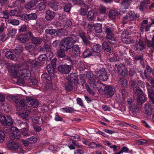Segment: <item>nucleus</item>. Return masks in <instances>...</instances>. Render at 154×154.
<instances>
[{"label": "nucleus", "mask_w": 154, "mask_h": 154, "mask_svg": "<svg viewBox=\"0 0 154 154\" xmlns=\"http://www.w3.org/2000/svg\"><path fill=\"white\" fill-rule=\"evenodd\" d=\"M15 65L10 64L9 68V70H12L11 71V75L14 78L17 77V82L20 85L24 84L25 83L24 80L26 77L29 78L30 75V71L29 70L26 68L20 70L19 72H18L15 69Z\"/></svg>", "instance_id": "1"}, {"label": "nucleus", "mask_w": 154, "mask_h": 154, "mask_svg": "<svg viewBox=\"0 0 154 154\" xmlns=\"http://www.w3.org/2000/svg\"><path fill=\"white\" fill-rule=\"evenodd\" d=\"M92 76L93 74L90 72H87L86 74L87 82L90 85V87L94 90L97 89L101 94L106 93L107 87L103 84L99 82L98 79L95 80Z\"/></svg>", "instance_id": "2"}, {"label": "nucleus", "mask_w": 154, "mask_h": 154, "mask_svg": "<svg viewBox=\"0 0 154 154\" xmlns=\"http://www.w3.org/2000/svg\"><path fill=\"white\" fill-rule=\"evenodd\" d=\"M57 59L54 58L51 61V65H48L47 66L48 76L47 74H43L41 76L43 81L46 84V90L49 88V86L51 85V81L54 75V69L56 67Z\"/></svg>", "instance_id": "3"}, {"label": "nucleus", "mask_w": 154, "mask_h": 154, "mask_svg": "<svg viewBox=\"0 0 154 154\" xmlns=\"http://www.w3.org/2000/svg\"><path fill=\"white\" fill-rule=\"evenodd\" d=\"M148 96L150 99L149 102L145 104V110L147 115L150 116L152 110L154 109V91L151 89L150 85L148 83L146 85Z\"/></svg>", "instance_id": "4"}, {"label": "nucleus", "mask_w": 154, "mask_h": 154, "mask_svg": "<svg viewBox=\"0 0 154 154\" xmlns=\"http://www.w3.org/2000/svg\"><path fill=\"white\" fill-rule=\"evenodd\" d=\"M77 41V39L75 40L72 38H64L61 40L59 48L61 50H67L71 48L72 46V45Z\"/></svg>", "instance_id": "5"}, {"label": "nucleus", "mask_w": 154, "mask_h": 154, "mask_svg": "<svg viewBox=\"0 0 154 154\" xmlns=\"http://www.w3.org/2000/svg\"><path fill=\"white\" fill-rule=\"evenodd\" d=\"M133 92L137 96V100L139 104H143L145 101V97L142 90L139 87H136L133 89Z\"/></svg>", "instance_id": "6"}, {"label": "nucleus", "mask_w": 154, "mask_h": 154, "mask_svg": "<svg viewBox=\"0 0 154 154\" xmlns=\"http://www.w3.org/2000/svg\"><path fill=\"white\" fill-rule=\"evenodd\" d=\"M107 73V72L106 70L103 68L98 72L97 75H94L93 74L92 76L95 80L98 79L99 80H100L104 81L108 79V75Z\"/></svg>", "instance_id": "7"}, {"label": "nucleus", "mask_w": 154, "mask_h": 154, "mask_svg": "<svg viewBox=\"0 0 154 154\" xmlns=\"http://www.w3.org/2000/svg\"><path fill=\"white\" fill-rule=\"evenodd\" d=\"M0 121L4 126L11 125L13 123V120L11 117L9 116L5 117L4 116H0Z\"/></svg>", "instance_id": "8"}, {"label": "nucleus", "mask_w": 154, "mask_h": 154, "mask_svg": "<svg viewBox=\"0 0 154 154\" xmlns=\"http://www.w3.org/2000/svg\"><path fill=\"white\" fill-rule=\"evenodd\" d=\"M33 36L32 33L30 32H29L27 34H23L19 35L17 39L22 43H24L29 40L30 38H32Z\"/></svg>", "instance_id": "9"}, {"label": "nucleus", "mask_w": 154, "mask_h": 154, "mask_svg": "<svg viewBox=\"0 0 154 154\" xmlns=\"http://www.w3.org/2000/svg\"><path fill=\"white\" fill-rule=\"evenodd\" d=\"M136 17V15L134 12L131 11L128 12L126 16L123 18V22L126 23L128 20H132Z\"/></svg>", "instance_id": "10"}, {"label": "nucleus", "mask_w": 154, "mask_h": 154, "mask_svg": "<svg viewBox=\"0 0 154 154\" xmlns=\"http://www.w3.org/2000/svg\"><path fill=\"white\" fill-rule=\"evenodd\" d=\"M27 105L28 106H32L34 108L37 107L38 105L39 102L35 99H32L30 97H28L26 98Z\"/></svg>", "instance_id": "11"}, {"label": "nucleus", "mask_w": 154, "mask_h": 154, "mask_svg": "<svg viewBox=\"0 0 154 154\" xmlns=\"http://www.w3.org/2000/svg\"><path fill=\"white\" fill-rule=\"evenodd\" d=\"M145 48V45L143 41L139 39V41H137L135 45V51L138 53H140Z\"/></svg>", "instance_id": "12"}, {"label": "nucleus", "mask_w": 154, "mask_h": 154, "mask_svg": "<svg viewBox=\"0 0 154 154\" xmlns=\"http://www.w3.org/2000/svg\"><path fill=\"white\" fill-rule=\"evenodd\" d=\"M117 69L120 74L123 76H125L128 73V71L126 67L123 64L118 65Z\"/></svg>", "instance_id": "13"}, {"label": "nucleus", "mask_w": 154, "mask_h": 154, "mask_svg": "<svg viewBox=\"0 0 154 154\" xmlns=\"http://www.w3.org/2000/svg\"><path fill=\"white\" fill-rule=\"evenodd\" d=\"M58 70L62 72L68 73L70 70V67L69 65L66 64L61 65L58 66Z\"/></svg>", "instance_id": "14"}, {"label": "nucleus", "mask_w": 154, "mask_h": 154, "mask_svg": "<svg viewBox=\"0 0 154 154\" xmlns=\"http://www.w3.org/2000/svg\"><path fill=\"white\" fill-rule=\"evenodd\" d=\"M6 144L7 147L10 150L17 149L19 147L18 144L15 141H8Z\"/></svg>", "instance_id": "15"}, {"label": "nucleus", "mask_w": 154, "mask_h": 154, "mask_svg": "<svg viewBox=\"0 0 154 154\" xmlns=\"http://www.w3.org/2000/svg\"><path fill=\"white\" fill-rule=\"evenodd\" d=\"M80 50L79 48L78 45H75L73 46L71 55L76 57L79 56L80 54Z\"/></svg>", "instance_id": "16"}, {"label": "nucleus", "mask_w": 154, "mask_h": 154, "mask_svg": "<svg viewBox=\"0 0 154 154\" xmlns=\"http://www.w3.org/2000/svg\"><path fill=\"white\" fill-rule=\"evenodd\" d=\"M55 16V13L50 10H47L45 12V17L47 20H52Z\"/></svg>", "instance_id": "17"}, {"label": "nucleus", "mask_w": 154, "mask_h": 154, "mask_svg": "<svg viewBox=\"0 0 154 154\" xmlns=\"http://www.w3.org/2000/svg\"><path fill=\"white\" fill-rule=\"evenodd\" d=\"M83 143L85 144L88 145L90 147L92 148H95L96 147H100L101 146L99 144H97L95 143L92 142H91L89 141L85 140L82 141Z\"/></svg>", "instance_id": "18"}, {"label": "nucleus", "mask_w": 154, "mask_h": 154, "mask_svg": "<svg viewBox=\"0 0 154 154\" xmlns=\"http://www.w3.org/2000/svg\"><path fill=\"white\" fill-rule=\"evenodd\" d=\"M17 107L18 111H20L26 108L27 106L24 103V99H22L20 100L19 103L17 105Z\"/></svg>", "instance_id": "19"}, {"label": "nucleus", "mask_w": 154, "mask_h": 154, "mask_svg": "<svg viewBox=\"0 0 154 154\" xmlns=\"http://www.w3.org/2000/svg\"><path fill=\"white\" fill-rule=\"evenodd\" d=\"M30 112L28 111H23L22 113L19 114V117L23 118L26 120H28L29 119Z\"/></svg>", "instance_id": "20"}, {"label": "nucleus", "mask_w": 154, "mask_h": 154, "mask_svg": "<svg viewBox=\"0 0 154 154\" xmlns=\"http://www.w3.org/2000/svg\"><path fill=\"white\" fill-rule=\"evenodd\" d=\"M37 3V0H32L27 3L25 7L27 10L30 9L32 7L35 5Z\"/></svg>", "instance_id": "21"}, {"label": "nucleus", "mask_w": 154, "mask_h": 154, "mask_svg": "<svg viewBox=\"0 0 154 154\" xmlns=\"http://www.w3.org/2000/svg\"><path fill=\"white\" fill-rule=\"evenodd\" d=\"M46 2H42L38 4L36 6V9L38 11H42L45 9L46 7Z\"/></svg>", "instance_id": "22"}, {"label": "nucleus", "mask_w": 154, "mask_h": 154, "mask_svg": "<svg viewBox=\"0 0 154 154\" xmlns=\"http://www.w3.org/2000/svg\"><path fill=\"white\" fill-rule=\"evenodd\" d=\"M5 55L8 59H10L14 61H16L17 60V58L15 57V56L13 55V53L10 51L6 52L5 53Z\"/></svg>", "instance_id": "23"}, {"label": "nucleus", "mask_w": 154, "mask_h": 154, "mask_svg": "<svg viewBox=\"0 0 154 154\" xmlns=\"http://www.w3.org/2000/svg\"><path fill=\"white\" fill-rule=\"evenodd\" d=\"M58 4L57 2H55L53 3H50L48 5L53 10L56 11L58 10L60 7Z\"/></svg>", "instance_id": "24"}, {"label": "nucleus", "mask_w": 154, "mask_h": 154, "mask_svg": "<svg viewBox=\"0 0 154 154\" xmlns=\"http://www.w3.org/2000/svg\"><path fill=\"white\" fill-rule=\"evenodd\" d=\"M119 14L118 12L114 10H111L109 13V16L110 18L113 20Z\"/></svg>", "instance_id": "25"}, {"label": "nucleus", "mask_w": 154, "mask_h": 154, "mask_svg": "<svg viewBox=\"0 0 154 154\" xmlns=\"http://www.w3.org/2000/svg\"><path fill=\"white\" fill-rule=\"evenodd\" d=\"M107 39L109 43L113 44L115 43L116 39L114 37L112 36L111 35L108 34L106 36Z\"/></svg>", "instance_id": "26"}, {"label": "nucleus", "mask_w": 154, "mask_h": 154, "mask_svg": "<svg viewBox=\"0 0 154 154\" xmlns=\"http://www.w3.org/2000/svg\"><path fill=\"white\" fill-rule=\"evenodd\" d=\"M67 32L66 30L62 29L58 30L57 32V35L59 36H65L67 34Z\"/></svg>", "instance_id": "27"}, {"label": "nucleus", "mask_w": 154, "mask_h": 154, "mask_svg": "<svg viewBox=\"0 0 154 154\" xmlns=\"http://www.w3.org/2000/svg\"><path fill=\"white\" fill-rule=\"evenodd\" d=\"M115 90V88L114 87H107L106 93H107L109 94V96H111L114 93Z\"/></svg>", "instance_id": "28"}, {"label": "nucleus", "mask_w": 154, "mask_h": 154, "mask_svg": "<svg viewBox=\"0 0 154 154\" xmlns=\"http://www.w3.org/2000/svg\"><path fill=\"white\" fill-rule=\"evenodd\" d=\"M95 32L100 33L102 32V25L100 23H97L94 25Z\"/></svg>", "instance_id": "29"}, {"label": "nucleus", "mask_w": 154, "mask_h": 154, "mask_svg": "<svg viewBox=\"0 0 154 154\" xmlns=\"http://www.w3.org/2000/svg\"><path fill=\"white\" fill-rule=\"evenodd\" d=\"M57 52V56L60 58H64L65 57V54L64 53L66 50H63L60 49V48Z\"/></svg>", "instance_id": "30"}, {"label": "nucleus", "mask_w": 154, "mask_h": 154, "mask_svg": "<svg viewBox=\"0 0 154 154\" xmlns=\"http://www.w3.org/2000/svg\"><path fill=\"white\" fill-rule=\"evenodd\" d=\"M27 64L29 66H31L33 67H35L36 66L37 62L35 60H29L27 62Z\"/></svg>", "instance_id": "31"}, {"label": "nucleus", "mask_w": 154, "mask_h": 154, "mask_svg": "<svg viewBox=\"0 0 154 154\" xmlns=\"http://www.w3.org/2000/svg\"><path fill=\"white\" fill-rule=\"evenodd\" d=\"M111 56L109 59V60L111 62H113L118 60L117 54L116 53L113 52Z\"/></svg>", "instance_id": "32"}, {"label": "nucleus", "mask_w": 154, "mask_h": 154, "mask_svg": "<svg viewBox=\"0 0 154 154\" xmlns=\"http://www.w3.org/2000/svg\"><path fill=\"white\" fill-rule=\"evenodd\" d=\"M25 17L29 20H35L37 18V16L35 13H32L29 14H26Z\"/></svg>", "instance_id": "33"}, {"label": "nucleus", "mask_w": 154, "mask_h": 154, "mask_svg": "<svg viewBox=\"0 0 154 154\" xmlns=\"http://www.w3.org/2000/svg\"><path fill=\"white\" fill-rule=\"evenodd\" d=\"M131 2V1L130 0H124L122 3V7L124 8L125 9L128 8L127 6Z\"/></svg>", "instance_id": "34"}, {"label": "nucleus", "mask_w": 154, "mask_h": 154, "mask_svg": "<svg viewBox=\"0 0 154 154\" xmlns=\"http://www.w3.org/2000/svg\"><path fill=\"white\" fill-rule=\"evenodd\" d=\"M92 49L94 52L99 53L101 51V46L99 45H95L93 46Z\"/></svg>", "instance_id": "35"}, {"label": "nucleus", "mask_w": 154, "mask_h": 154, "mask_svg": "<svg viewBox=\"0 0 154 154\" xmlns=\"http://www.w3.org/2000/svg\"><path fill=\"white\" fill-rule=\"evenodd\" d=\"M32 41L33 43L35 44H40L42 42V39L38 37H32Z\"/></svg>", "instance_id": "36"}, {"label": "nucleus", "mask_w": 154, "mask_h": 154, "mask_svg": "<svg viewBox=\"0 0 154 154\" xmlns=\"http://www.w3.org/2000/svg\"><path fill=\"white\" fill-rule=\"evenodd\" d=\"M94 17V13L93 10L90 11L88 13V18L89 21H91L93 19Z\"/></svg>", "instance_id": "37"}, {"label": "nucleus", "mask_w": 154, "mask_h": 154, "mask_svg": "<svg viewBox=\"0 0 154 154\" xmlns=\"http://www.w3.org/2000/svg\"><path fill=\"white\" fill-rule=\"evenodd\" d=\"M21 133L22 134L25 136H28L29 135V134L28 132V128H24L21 129Z\"/></svg>", "instance_id": "38"}, {"label": "nucleus", "mask_w": 154, "mask_h": 154, "mask_svg": "<svg viewBox=\"0 0 154 154\" xmlns=\"http://www.w3.org/2000/svg\"><path fill=\"white\" fill-rule=\"evenodd\" d=\"M119 83L122 87H125L127 85V82L124 78H121L119 80Z\"/></svg>", "instance_id": "39"}, {"label": "nucleus", "mask_w": 154, "mask_h": 154, "mask_svg": "<svg viewBox=\"0 0 154 154\" xmlns=\"http://www.w3.org/2000/svg\"><path fill=\"white\" fill-rule=\"evenodd\" d=\"M45 32L47 34L50 35L54 34L57 32L56 30L54 29L49 28L46 29Z\"/></svg>", "instance_id": "40"}, {"label": "nucleus", "mask_w": 154, "mask_h": 154, "mask_svg": "<svg viewBox=\"0 0 154 154\" xmlns=\"http://www.w3.org/2000/svg\"><path fill=\"white\" fill-rule=\"evenodd\" d=\"M151 72V68L149 66H146V70L145 71L144 73L145 76L147 78H148L149 74Z\"/></svg>", "instance_id": "41"}, {"label": "nucleus", "mask_w": 154, "mask_h": 154, "mask_svg": "<svg viewBox=\"0 0 154 154\" xmlns=\"http://www.w3.org/2000/svg\"><path fill=\"white\" fill-rule=\"evenodd\" d=\"M92 54L91 51L89 49H87L85 51L83 54V57L84 58H86L89 57Z\"/></svg>", "instance_id": "42"}, {"label": "nucleus", "mask_w": 154, "mask_h": 154, "mask_svg": "<svg viewBox=\"0 0 154 154\" xmlns=\"http://www.w3.org/2000/svg\"><path fill=\"white\" fill-rule=\"evenodd\" d=\"M36 142V138L34 136H32L27 139V142L29 143H34Z\"/></svg>", "instance_id": "43"}, {"label": "nucleus", "mask_w": 154, "mask_h": 154, "mask_svg": "<svg viewBox=\"0 0 154 154\" xmlns=\"http://www.w3.org/2000/svg\"><path fill=\"white\" fill-rule=\"evenodd\" d=\"M80 36L82 38L84 43L86 44H88L89 43L88 40L85 38L84 32H82L80 33Z\"/></svg>", "instance_id": "44"}, {"label": "nucleus", "mask_w": 154, "mask_h": 154, "mask_svg": "<svg viewBox=\"0 0 154 154\" xmlns=\"http://www.w3.org/2000/svg\"><path fill=\"white\" fill-rule=\"evenodd\" d=\"M60 110L63 112H73V109L71 107H67L66 108H62Z\"/></svg>", "instance_id": "45"}, {"label": "nucleus", "mask_w": 154, "mask_h": 154, "mask_svg": "<svg viewBox=\"0 0 154 154\" xmlns=\"http://www.w3.org/2000/svg\"><path fill=\"white\" fill-rule=\"evenodd\" d=\"M127 105L130 110H132L133 108V103L132 99H128L127 100Z\"/></svg>", "instance_id": "46"}, {"label": "nucleus", "mask_w": 154, "mask_h": 154, "mask_svg": "<svg viewBox=\"0 0 154 154\" xmlns=\"http://www.w3.org/2000/svg\"><path fill=\"white\" fill-rule=\"evenodd\" d=\"M102 46L103 49L106 50L107 51L109 52L110 51V48L107 43H103L102 44Z\"/></svg>", "instance_id": "47"}, {"label": "nucleus", "mask_w": 154, "mask_h": 154, "mask_svg": "<svg viewBox=\"0 0 154 154\" xmlns=\"http://www.w3.org/2000/svg\"><path fill=\"white\" fill-rule=\"evenodd\" d=\"M146 42L147 44V45L149 47H152L153 48L152 51H154V42L152 41L151 42L149 40H147Z\"/></svg>", "instance_id": "48"}, {"label": "nucleus", "mask_w": 154, "mask_h": 154, "mask_svg": "<svg viewBox=\"0 0 154 154\" xmlns=\"http://www.w3.org/2000/svg\"><path fill=\"white\" fill-rule=\"evenodd\" d=\"M122 41L124 43L128 44H130L132 41L131 38L129 36L122 39Z\"/></svg>", "instance_id": "49"}, {"label": "nucleus", "mask_w": 154, "mask_h": 154, "mask_svg": "<svg viewBox=\"0 0 154 154\" xmlns=\"http://www.w3.org/2000/svg\"><path fill=\"white\" fill-rule=\"evenodd\" d=\"M17 30L16 29H14L10 30L8 33L9 37H12L15 35L17 32Z\"/></svg>", "instance_id": "50"}, {"label": "nucleus", "mask_w": 154, "mask_h": 154, "mask_svg": "<svg viewBox=\"0 0 154 154\" xmlns=\"http://www.w3.org/2000/svg\"><path fill=\"white\" fill-rule=\"evenodd\" d=\"M71 7L72 5L70 4H67L64 7V11L66 12L69 13L70 11Z\"/></svg>", "instance_id": "51"}, {"label": "nucleus", "mask_w": 154, "mask_h": 154, "mask_svg": "<svg viewBox=\"0 0 154 154\" xmlns=\"http://www.w3.org/2000/svg\"><path fill=\"white\" fill-rule=\"evenodd\" d=\"M129 34V32L126 30L124 31L122 33L121 35V38L122 40L124 38L125 39V38H126L128 37V35Z\"/></svg>", "instance_id": "52"}, {"label": "nucleus", "mask_w": 154, "mask_h": 154, "mask_svg": "<svg viewBox=\"0 0 154 154\" xmlns=\"http://www.w3.org/2000/svg\"><path fill=\"white\" fill-rule=\"evenodd\" d=\"M11 133H15V134H17L19 133V131L18 129L16 127L12 126L10 129Z\"/></svg>", "instance_id": "53"}, {"label": "nucleus", "mask_w": 154, "mask_h": 154, "mask_svg": "<svg viewBox=\"0 0 154 154\" xmlns=\"http://www.w3.org/2000/svg\"><path fill=\"white\" fill-rule=\"evenodd\" d=\"M9 22L14 25H18L19 24V21L17 20H9Z\"/></svg>", "instance_id": "54"}, {"label": "nucleus", "mask_w": 154, "mask_h": 154, "mask_svg": "<svg viewBox=\"0 0 154 154\" xmlns=\"http://www.w3.org/2000/svg\"><path fill=\"white\" fill-rule=\"evenodd\" d=\"M5 136L4 132L0 130V143H2L5 139Z\"/></svg>", "instance_id": "55"}, {"label": "nucleus", "mask_w": 154, "mask_h": 154, "mask_svg": "<svg viewBox=\"0 0 154 154\" xmlns=\"http://www.w3.org/2000/svg\"><path fill=\"white\" fill-rule=\"evenodd\" d=\"M26 48L27 50H33L34 49V46L32 43H29L26 45Z\"/></svg>", "instance_id": "56"}, {"label": "nucleus", "mask_w": 154, "mask_h": 154, "mask_svg": "<svg viewBox=\"0 0 154 154\" xmlns=\"http://www.w3.org/2000/svg\"><path fill=\"white\" fill-rule=\"evenodd\" d=\"M69 143L68 145V147L71 149H75L74 145H75V142L72 140H70Z\"/></svg>", "instance_id": "57"}, {"label": "nucleus", "mask_w": 154, "mask_h": 154, "mask_svg": "<svg viewBox=\"0 0 154 154\" xmlns=\"http://www.w3.org/2000/svg\"><path fill=\"white\" fill-rule=\"evenodd\" d=\"M94 26L91 23L89 24L87 29L88 33L91 32L93 30V28Z\"/></svg>", "instance_id": "58"}, {"label": "nucleus", "mask_w": 154, "mask_h": 154, "mask_svg": "<svg viewBox=\"0 0 154 154\" xmlns=\"http://www.w3.org/2000/svg\"><path fill=\"white\" fill-rule=\"evenodd\" d=\"M23 50V48L20 46L19 47L17 48L14 51L15 53L17 54L19 53L22 52Z\"/></svg>", "instance_id": "59"}, {"label": "nucleus", "mask_w": 154, "mask_h": 154, "mask_svg": "<svg viewBox=\"0 0 154 154\" xmlns=\"http://www.w3.org/2000/svg\"><path fill=\"white\" fill-rule=\"evenodd\" d=\"M47 58V56L46 54H43L39 57L38 59L40 61H44Z\"/></svg>", "instance_id": "60"}, {"label": "nucleus", "mask_w": 154, "mask_h": 154, "mask_svg": "<svg viewBox=\"0 0 154 154\" xmlns=\"http://www.w3.org/2000/svg\"><path fill=\"white\" fill-rule=\"evenodd\" d=\"M86 88L87 89V91L89 92V93L93 95L94 94V91L91 90V89H92L91 88L89 87V86L86 85H85Z\"/></svg>", "instance_id": "61"}, {"label": "nucleus", "mask_w": 154, "mask_h": 154, "mask_svg": "<svg viewBox=\"0 0 154 154\" xmlns=\"http://www.w3.org/2000/svg\"><path fill=\"white\" fill-rule=\"evenodd\" d=\"M110 148L113 149L114 151L119 150L120 149V148L119 146H116V145H112L110 146Z\"/></svg>", "instance_id": "62"}, {"label": "nucleus", "mask_w": 154, "mask_h": 154, "mask_svg": "<svg viewBox=\"0 0 154 154\" xmlns=\"http://www.w3.org/2000/svg\"><path fill=\"white\" fill-rule=\"evenodd\" d=\"M16 134L14 133H10L9 134V137L11 140H13L15 139Z\"/></svg>", "instance_id": "63"}, {"label": "nucleus", "mask_w": 154, "mask_h": 154, "mask_svg": "<svg viewBox=\"0 0 154 154\" xmlns=\"http://www.w3.org/2000/svg\"><path fill=\"white\" fill-rule=\"evenodd\" d=\"M72 2L75 4H83L84 3V2L82 0H72Z\"/></svg>", "instance_id": "64"}]
</instances>
